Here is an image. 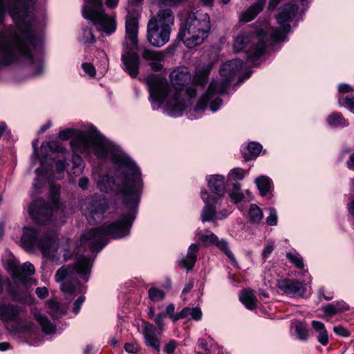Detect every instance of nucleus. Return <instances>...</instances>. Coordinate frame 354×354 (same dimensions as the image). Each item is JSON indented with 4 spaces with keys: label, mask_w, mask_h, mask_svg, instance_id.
<instances>
[{
    "label": "nucleus",
    "mask_w": 354,
    "mask_h": 354,
    "mask_svg": "<svg viewBox=\"0 0 354 354\" xmlns=\"http://www.w3.org/2000/svg\"><path fill=\"white\" fill-rule=\"evenodd\" d=\"M8 266L12 276L18 279L24 286H26L30 281L28 277L33 275L35 272L34 266L30 262H26L20 266L14 261H9Z\"/></svg>",
    "instance_id": "18"
},
{
    "label": "nucleus",
    "mask_w": 354,
    "mask_h": 354,
    "mask_svg": "<svg viewBox=\"0 0 354 354\" xmlns=\"http://www.w3.org/2000/svg\"><path fill=\"white\" fill-rule=\"evenodd\" d=\"M174 19L172 11L170 9H164L149 21L147 38L152 46L161 47L169 41Z\"/></svg>",
    "instance_id": "9"
},
{
    "label": "nucleus",
    "mask_w": 354,
    "mask_h": 354,
    "mask_svg": "<svg viewBox=\"0 0 354 354\" xmlns=\"http://www.w3.org/2000/svg\"><path fill=\"white\" fill-rule=\"evenodd\" d=\"M255 183L260 192L261 196L268 194L271 188V180L265 176L258 177L255 179Z\"/></svg>",
    "instance_id": "32"
},
{
    "label": "nucleus",
    "mask_w": 354,
    "mask_h": 354,
    "mask_svg": "<svg viewBox=\"0 0 354 354\" xmlns=\"http://www.w3.org/2000/svg\"><path fill=\"white\" fill-rule=\"evenodd\" d=\"M214 245H216L221 250H222L227 256V257L231 260L234 266H237L238 263L236 261L235 257L228 248V244L226 242V241H225L224 239L219 240L218 239Z\"/></svg>",
    "instance_id": "39"
},
{
    "label": "nucleus",
    "mask_w": 354,
    "mask_h": 354,
    "mask_svg": "<svg viewBox=\"0 0 354 354\" xmlns=\"http://www.w3.org/2000/svg\"><path fill=\"white\" fill-rule=\"evenodd\" d=\"M218 239V238L214 234L211 233L209 234L202 236L200 238V240L205 244H207L209 243L215 244Z\"/></svg>",
    "instance_id": "51"
},
{
    "label": "nucleus",
    "mask_w": 354,
    "mask_h": 354,
    "mask_svg": "<svg viewBox=\"0 0 354 354\" xmlns=\"http://www.w3.org/2000/svg\"><path fill=\"white\" fill-rule=\"evenodd\" d=\"M295 331L298 339L306 340L308 337V330L306 326L302 323H298L295 327Z\"/></svg>",
    "instance_id": "45"
},
{
    "label": "nucleus",
    "mask_w": 354,
    "mask_h": 354,
    "mask_svg": "<svg viewBox=\"0 0 354 354\" xmlns=\"http://www.w3.org/2000/svg\"><path fill=\"white\" fill-rule=\"evenodd\" d=\"M312 326L318 333V342L323 346H326L328 342V336L324 324L319 321H313Z\"/></svg>",
    "instance_id": "30"
},
{
    "label": "nucleus",
    "mask_w": 354,
    "mask_h": 354,
    "mask_svg": "<svg viewBox=\"0 0 354 354\" xmlns=\"http://www.w3.org/2000/svg\"><path fill=\"white\" fill-rule=\"evenodd\" d=\"M142 0H131L127 8V15L125 21V28L127 37L133 44L137 43L138 32V19L141 11L140 3Z\"/></svg>",
    "instance_id": "15"
},
{
    "label": "nucleus",
    "mask_w": 354,
    "mask_h": 354,
    "mask_svg": "<svg viewBox=\"0 0 354 354\" xmlns=\"http://www.w3.org/2000/svg\"><path fill=\"white\" fill-rule=\"evenodd\" d=\"M262 149V146L256 142H251L248 145V150L250 153V157L248 159L256 158L260 153Z\"/></svg>",
    "instance_id": "42"
},
{
    "label": "nucleus",
    "mask_w": 354,
    "mask_h": 354,
    "mask_svg": "<svg viewBox=\"0 0 354 354\" xmlns=\"http://www.w3.org/2000/svg\"><path fill=\"white\" fill-rule=\"evenodd\" d=\"M298 12V7L294 3H286L279 8L276 15V19L280 26V29L272 28L267 30L270 39L274 41H283L286 33L290 31V22Z\"/></svg>",
    "instance_id": "13"
},
{
    "label": "nucleus",
    "mask_w": 354,
    "mask_h": 354,
    "mask_svg": "<svg viewBox=\"0 0 354 354\" xmlns=\"http://www.w3.org/2000/svg\"><path fill=\"white\" fill-rule=\"evenodd\" d=\"M124 349L127 352L129 353H136V348L133 346V344L131 343H126L124 345Z\"/></svg>",
    "instance_id": "60"
},
{
    "label": "nucleus",
    "mask_w": 354,
    "mask_h": 354,
    "mask_svg": "<svg viewBox=\"0 0 354 354\" xmlns=\"http://www.w3.org/2000/svg\"><path fill=\"white\" fill-rule=\"evenodd\" d=\"M35 293L38 297L44 299L48 295V290L46 287H39L36 288Z\"/></svg>",
    "instance_id": "57"
},
{
    "label": "nucleus",
    "mask_w": 354,
    "mask_h": 354,
    "mask_svg": "<svg viewBox=\"0 0 354 354\" xmlns=\"http://www.w3.org/2000/svg\"><path fill=\"white\" fill-rule=\"evenodd\" d=\"M210 29V19L207 13L189 12L181 20L178 38L187 48H194L207 38Z\"/></svg>",
    "instance_id": "7"
},
{
    "label": "nucleus",
    "mask_w": 354,
    "mask_h": 354,
    "mask_svg": "<svg viewBox=\"0 0 354 354\" xmlns=\"http://www.w3.org/2000/svg\"><path fill=\"white\" fill-rule=\"evenodd\" d=\"M126 39L129 42L127 44L131 45V47L126 54L122 55V60L125 66V71L131 77H136L139 73L140 59L134 51L138 49V41L137 40L136 44H133L127 35Z\"/></svg>",
    "instance_id": "17"
},
{
    "label": "nucleus",
    "mask_w": 354,
    "mask_h": 354,
    "mask_svg": "<svg viewBox=\"0 0 354 354\" xmlns=\"http://www.w3.org/2000/svg\"><path fill=\"white\" fill-rule=\"evenodd\" d=\"M333 330L337 335L342 337H348L349 335L348 330L342 326H335Z\"/></svg>",
    "instance_id": "56"
},
{
    "label": "nucleus",
    "mask_w": 354,
    "mask_h": 354,
    "mask_svg": "<svg viewBox=\"0 0 354 354\" xmlns=\"http://www.w3.org/2000/svg\"><path fill=\"white\" fill-rule=\"evenodd\" d=\"M347 165L350 169L354 170V152L351 155L347 161Z\"/></svg>",
    "instance_id": "64"
},
{
    "label": "nucleus",
    "mask_w": 354,
    "mask_h": 354,
    "mask_svg": "<svg viewBox=\"0 0 354 354\" xmlns=\"http://www.w3.org/2000/svg\"><path fill=\"white\" fill-rule=\"evenodd\" d=\"M177 346V342L173 339L169 340L164 347L163 352L165 354H174Z\"/></svg>",
    "instance_id": "49"
},
{
    "label": "nucleus",
    "mask_w": 354,
    "mask_h": 354,
    "mask_svg": "<svg viewBox=\"0 0 354 354\" xmlns=\"http://www.w3.org/2000/svg\"><path fill=\"white\" fill-rule=\"evenodd\" d=\"M286 258L299 269L304 268L303 259L299 254H294L290 252L286 254Z\"/></svg>",
    "instance_id": "44"
},
{
    "label": "nucleus",
    "mask_w": 354,
    "mask_h": 354,
    "mask_svg": "<svg viewBox=\"0 0 354 354\" xmlns=\"http://www.w3.org/2000/svg\"><path fill=\"white\" fill-rule=\"evenodd\" d=\"M106 144L110 149L104 150V156L97 157L100 159L110 158L115 166L116 178L107 174L101 176L97 186L102 192H113L121 194L127 213L108 225L93 228L82 235L80 246L97 252L107 243V236L113 239H121L129 234L136 218L142 189L141 171L134 161L109 140Z\"/></svg>",
    "instance_id": "1"
},
{
    "label": "nucleus",
    "mask_w": 354,
    "mask_h": 354,
    "mask_svg": "<svg viewBox=\"0 0 354 354\" xmlns=\"http://www.w3.org/2000/svg\"><path fill=\"white\" fill-rule=\"evenodd\" d=\"M327 123L331 127H346L348 125L347 120L343 115L337 112H335L328 115L327 118Z\"/></svg>",
    "instance_id": "33"
},
{
    "label": "nucleus",
    "mask_w": 354,
    "mask_h": 354,
    "mask_svg": "<svg viewBox=\"0 0 354 354\" xmlns=\"http://www.w3.org/2000/svg\"><path fill=\"white\" fill-rule=\"evenodd\" d=\"M230 197L232 201L236 204L241 202L245 198V194L241 192V186L240 183H233L232 189L230 194Z\"/></svg>",
    "instance_id": "37"
},
{
    "label": "nucleus",
    "mask_w": 354,
    "mask_h": 354,
    "mask_svg": "<svg viewBox=\"0 0 354 354\" xmlns=\"http://www.w3.org/2000/svg\"><path fill=\"white\" fill-rule=\"evenodd\" d=\"M243 64V62L240 59H233L223 63L219 70V74L222 79L212 80L207 92L201 96L198 102L195 110L196 111L205 110L209 103L210 109L213 112L217 111L223 101L218 97L214 99V96L225 92L234 77L242 68Z\"/></svg>",
    "instance_id": "5"
},
{
    "label": "nucleus",
    "mask_w": 354,
    "mask_h": 354,
    "mask_svg": "<svg viewBox=\"0 0 354 354\" xmlns=\"http://www.w3.org/2000/svg\"><path fill=\"white\" fill-rule=\"evenodd\" d=\"M194 286V282L193 281H189L188 283H187L182 291V294H185V293H187L188 292L190 291V290L193 288Z\"/></svg>",
    "instance_id": "61"
},
{
    "label": "nucleus",
    "mask_w": 354,
    "mask_h": 354,
    "mask_svg": "<svg viewBox=\"0 0 354 354\" xmlns=\"http://www.w3.org/2000/svg\"><path fill=\"white\" fill-rule=\"evenodd\" d=\"M35 0H0V66L21 57L29 62L32 75L44 71L42 37L34 24Z\"/></svg>",
    "instance_id": "2"
},
{
    "label": "nucleus",
    "mask_w": 354,
    "mask_h": 354,
    "mask_svg": "<svg viewBox=\"0 0 354 354\" xmlns=\"http://www.w3.org/2000/svg\"><path fill=\"white\" fill-rule=\"evenodd\" d=\"M59 138L66 140L71 138V145L74 152L88 154L93 151L96 156H104V150L110 149L106 144L109 140L96 131L91 128L88 131L75 129H66L59 133Z\"/></svg>",
    "instance_id": "6"
},
{
    "label": "nucleus",
    "mask_w": 354,
    "mask_h": 354,
    "mask_svg": "<svg viewBox=\"0 0 354 354\" xmlns=\"http://www.w3.org/2000/svg\"><path fill=\"white\" fill-rule=\"evenodd\" d=\"M48 313L54 319H57L62 316L64 312L59 306V304L54 300H49L47 302Z\"/></svg>",
    "instance_id": "38"
},
{
    "label": "nucleus",
    "mask_w": 354,
    "mask_h": 354,
    "mask_svg": "<svg viewBox=\"0 0 354 354\" xmlns=\"http://www.w3.org/2000/svg\"><path fill=\"white\" fill-rule=\"evenodd\" d=\"M82 211L91 224L101 221L107 209L106 202L104 199L86 198L82 205Z\"/></svg>",
    "instance_id": "16"
},
{
    "label": "nucleus",
    "mask_w": 354,
    "mask_h": 354,
    "mask_svg": "<svg viewBox=\"0 0 354 354\" xmlns=\"http://www.w3.org/2000/svg\"><path fill=\"white\" fill-rule=\"evenodd\" d=\"M71 162L73 164V170L74 174H80L82 172V169L84 167V161L82 157L74 153L72 156Z\"/></svg>",
    "instance_id": "40"
},
{
    "label": "nucleus",
    "mask_w": 354,
    "mask_h": 354,
    "mask_svg": "<svg viewBox=\"0 0 354 354\" xmlns=\"http://www.w3.org/2000/svg\"><path fill=\"white\" fill-rule=\"evenodd\" d=\"M24 248L28 252L41 251L44 257H54L58 250V239L55 231L49 230L40 234L34 227H24L21 238Z\"/></svg>",
    "instance_id": "8"
},
{
    "label": "nucleus",
    "mask_w": 354,
    "mask_h": 354,
    "mask_svg": "<svg viewBox=\"0 0 354 354\" xmlns=\"http://www.w3.org/2000/svg\"><path fill=\"white\" fill-rule=\"evenodd\" d=\"M175 306L174 304H170L166 308L167 315L173 321L176 322L180 319V313H174Z\"/></svg>",
    "instance_id": "48"
},
{
    "label": "nucleus",
    "mask_w": 354,
    "mask_h": 354,
    "mask_svg": "<svg viewBox=\"0 0 354 354\" xmlns=\"http://www.w3.org/2000/svg\"><path fill=\"white\" fill-rule=\"evenodd\" d=\"M348 210L349 214L354 218V198L348 204Z\"/></svg>",
    "instance_id": "63"
},
{
    "label": "nucleus",
    "mask_w": 354,
    "mask_h": 354,
    "mask_svg": "<svg viewBox=\"0 0 354 354\" xmlns=\"http://www.w3.org/2000/svg\"><path fill=\"white\" fill-rule=\"evenodd\" d=\"M201 194L203 202L205 203L201 214V220L203 222L209 221L216 216V207L214 205L218 203V199L209 196L206 191H201Z\"/></svg>",
    "instance_id": "21"
},
{
    "label": "nucleus",
    "mask_w": 354,
    "mask_h": 354,
    "mask_svg": "<svg viewBox=\"0 0 354 354\" xmlns=\"http://www.w3.org/2000/svg\"><path fill=\"white\" fill-rule=\"evenodd\" d=\"M91 267V258L81 254L76 257L73 266H63L57 270L55 279L61 283L60 288L66 299L71 301L77 294L83 292L84 286L77 279V274L88 281Z\"/></svg>",
    "instance_id": "4"
},
{
    "label": "nucleus",
    "mask_w": 354,
    "mask_h": 354,
    "mask_svg": "<svg viewBox=\"0 0 354 354\" xmlns=\"http://www.w3.org/2000/svg\"><path fill=\"white\" fill-rule=\"evenodd\" d=\"M167 315L160 313H159L154 321L158 327V330L153 324L144 322L142 326L143 335L145 337V342L147 346L153 348L157 353L160 351V341L158 337L163 330L164 319Z\"/></svg>",
    "instance_id": "14"
},
{
    "label": "nucleus",
    "mask_w": 354,
    "mask_h": 354,
    "mask_svg": "<svg viewBox=\"0 0 354 354\" xmlns=\"http://www.w3.org/2000/svg\"><path fill=\"white\" fill-rule=\"evenodd\" d=\"M41 151L42 156L46 159L50 155L49 152H59L62 153L64 151V147L57 142L51 141L48 142H44L41 147Z\"/></svg>",
    "instance_id": "29"
},
{
    "label": "nucleus",
    "mask_w": 354,
    "mask_h": 354,
    "mask_svg": "<svg viewBox=\"0 0 354 354\" xmlns=\"http://www.w3.org/2000/svg\"><path fill=\"white\" fill-rule=\"evenodd\" d=\"M198 245L192 243L189 245L186 256L181 260L180 265L187 271L191 270L196 261Z\"/></svg>",
    "instance_id": "25"
},
{
    "label": "nucleus",
    "mask_w": 354,
    "mask_h": 354,
    "mask_svg": "<svg viewBox=\"0 0 354 354\" xmlns=\"http://www.w3.org/2000/svg\"><path fill=\"white\" fill-rule=\"evenodd\" d=\"M212 67L213 64L208 63L196 71L193 79L194 85L188 87L185 91L186 94L189 98H192L196 95V86L205 87Z\"/></svg>",
    "instance_id": "19"
},
{
    "label": "nucleus",
    "mask_w": 354,
    "mask_h": 354,
    "mask_svg": "<svg viewBox=\"0 0 354 354\" xmlns=\"http://www.w3.org/2000/svg\"><path fill=\"white\" fill-rule=\"evenodd\" d=\"M268 35L261 29L257 32H242L234 38L233 48L236 52H240L251 44L247 50V62L254 63L265 53Z\"/></svg>",
    "instance_id": "10"
},
{
    "label": "nucleus",
    "mask_w": 354,
    "mask_h": 354,
    "mask_svg": "<svg viewBox=\"0 0 354 354\" xmlns=\"http://www.w3.org/2000/svg\"><path fill=\"white\" fill-rule=\"evenodd\" d=\"M85 297L84 296H80L73 304V312L75 314H77L80 310L81 305L84 302Z\"/></svg>",
    "instance_id": "54"
},
{
    "label": "nucleus",
    "mask_w": 354,
    "mask_h": 354,
    "mask_svg": "<svg viewBox=\"0 0 354 354\" xmlns=\"http://www.w3.org/2000/svg\"><path fill=\"white\" fill-rule=\"evenodd\" d=\"M35 172L37 174V177L35 179V182L33 183V186L36 188V189H39L41 187V185L39 182V176L42 174L43 173V167H41V168H37L36 170H35Z\"/></svg>",
    "instance_id": "59"
},
{
    "label": "nucleus",
    "mask_w": 354,
    "mask_h": 354,
    "mask_svg": "<svg viewBox=\"0 0 354 354\" xmlns=\"http://www.w3.org/2000/svg\"><path fill=\"white\" fill-rule=\"evenodd\" d=\"M338 90L340 93H347L350 91V86L346 84H341L338 86Z\"/></svg>",
    "instance_id": "62"
},
{
    "label": "nucleus",
    "mask_w": 354,
    "mask_h": 354,
    "mask_svg": "<svg viewBox=\"0 0 354 354\" xmlns=\"http://www.w3.org/2000/svg\"><path fill=\"white\" fill-rule=\"evenodd\" d=\"M269 216L266 218V223L270 226H274L277 224V214L274 208L270 207L268 209Z\"/></svg>",
    "instance_id": "47"
},
{
    "label": "nucleus",
    "mask_w": 354,
    "mask_h": 354,
    "mask_svg": "<svg viewBox=\"0 0 354 354\" xmlns=\"http://www.w3.org/2000/svg\"><path fill=\"white\" fill-rule=\"evenodd\" d=\"M80 41L84 44H93L95 41L91 29L88 28L83 29Z\"/></svg>",
    "instance_id": "43"
},
{
    "label": "nucleus",
    "mask_w": 354,
    "mask_h": 354,
    "mask_svg": "<svg viewBox=\"0 0 354 354\" xmlns=\"http://www.w3.org/2000/svg\"><path fill=\"white\" fill-rule=\"evenodd\" d=\"M240 301L249 310H253L256 307V297L252 290H244L239 295Z\"/></svg>",
    "instance_id": "28"
},
{
    "label": "nucleus",
    "mask_w": 354,
    "mask_h": 354,
    "mask_svg": "<svg viewBox=\"0 0 354 354\" xmlns=\"http://www.w3.org/2000/svg\"><path fill=\"white\" fill-rule=\"evenodd\" d=\"M266 3V0H257L247 10L241 13L240 20L243 22H249L253 20L263 10Z\"/></svg>",
    "instance_id": "24"
},
{
    "label": "nucleus",
    "mask_w": 354,
    "mask_h": 354,
    "mask_svg": "<svg viewBox=\"0 0 354 354\" xmlns=\"http://www.w3.org/2000/svg\"><path fill=\"white\" fill-rule=\"evenodd\" d=\"M207 183L209 189L216 195L223 196L225 192L224 178L220 175H214L209 177Z\"/></svg>",
    "instance_id": "26"
},
{
    "label": "nucleus",
    "mask_w": 354,
    "mask_h": 354,
    "mask_svg": "<svg viewBox=\"0 0 354 354\" xmlns=\"http://www.w3.org/2000/svg\"><path fill=\"white\" fill-rule=\"evenodd\" d=\"M277 286L287 295L302 297L306 291V285L297 280L283 279L277 281Z\"/></svg>",
    "instance_id": "20"
},
{
    "label": "nucleus",
    "mask_w": 354,
    "mask_h": 354,
    "mask_svg": "<svg viewBox=\"0 0 354 354\" xmlns=\"http://www.w3.org/2000/svg\"><path fill=\"white\" fill-rule=\"evenodd\" d=\"M191 317L192 319L195 320H199L201 318L202 313L199 308H189L185 307L180 312V319L187 318Z\"/></svg>",
    "instance_id": "35"
},
{
    "label": "nucleus",
    "mask_w": 354,
    "mask_h": 354,
    "mask_svg": "<svg viewBox=\"0 0 354 354\" xmlns=\"http://www.w3.org/2000/svg\"><path fill=\"white\" fill-rule=\"evenodd\" d=\"M149 297L153 301H158L164 299L165 293L163 290L156 288H151L149 290Z\"/></svg>",
    "instance_id": "41"
},
{
    "label": "nucleus",
    "mask_w": 354,
    "mask_h": 354,
    "mask_svg": "<svg viewBox=\"0 0 354 354\" xmlns=\"http://www.w3.org/2000/svg\"><path fill=\"white\" fill-rule=\"evenodd\" d=\"M230 176L234 180H241L244 178L243 170L241 169H234L231 170Z\"/></svg>",
    "instance_id": "53"
},
{
    "label": "nucleus",
    "mask_w": 354,
    "mask_h": 354,
    "mask_svg": "<svg viewBox=\"0 0 354 354\" xmlns=\"http://www.w3.org/2000/svg\"><path fill=\"white\" fill-rule=\"evenodd\" d=\"M28 213L36 223L43 225L54 221L53 218L62 214V210L56 196H54L50 203L43 199L34 201L29 205Z\"/></svg>",
    "instance_id": "12"
},
{
    "label": "nucleus",
    "mask_w": 354,
    "mask_h": 354,
    "mask_svg": "<svg viewBox=\"0 0 354 354\" xmlns=\"http://www.w3.org/2000/svg\"><path fill=\"white\" fill-rule=\"evenodd\" d=\"M82 16L92 21L98 31L107 35L113 34L116 30L115 17L104 13L102 0H84Z\"/></svg>",
    "instance_id": "11"
},
{
    "label": "nucleus",
    "mask_w": 354,
    "mask_h": 354,
    "mask_svg": "<svg viewBox=\"0 0 354 354\" xmlns=\"http://www.w3.org/2000/svg\"><path fill=\"white\" fill-rule=\"evenodd\" d=\"M248 215L250 223L253 224H259L263 217L261 209L255 204L250 205Z\"/></svg>",
    "instance_id": "34"
},
{
    "label": "nucleus",
    "mask_w": 354,
    "mask_h": 354,
    "mask_svg": "<svg viewBox=\"0 0 354 354\" xmlns=\"http://www.w3.org/2000/svg\"><path fill=\"white\" fill-rule=\"evenodd\" d=\"M34 316L38 324L41 327L44 333L46 334H52L55 332L56 326L52 324L46 317L42 315L39 313H35Z\"/></svg>",
    "instance_id": "27"
},
{
    "label": "nucleus",
    "mask_w": 354,
    "mask_h": 354,
    "mask_svg": "<svg viewBox=\"0 0 354 354\" xmlns=\"http://www.w3.org/2000/svg\"><path fill=\"white\" fill-rule=\"evenodd\" d=\"M170 80L174 92L171 91L166 78L160 75L151 74L147 77L146 82L152 109H158L165 102L167 113L176 117L185 109L186 104L181 97V93L185 85L190 82L191 75L186 68H178L171 73Z\"/></svg>",
    "instance_id": "3"
},
{
    "label": "nucleus",
    "mask_w": 354,
    "mask_h": 354,
    "mask_svg": "<svg viewBox=\"0 0 354 354\" xmlns=\"http://www.w3.org/2000/svg\"><path fill=\"white\" fill-rule=\"evenodd\" d=\"M8 286V292L12 297V299L15 301H22L25 299L23 297L19 295L17 292L10 288V281L8 279H4L0 274V295L3 292V287Z\"/></svg>",
    "instance_id": "36"
},
{
    "label": "nucleus",
    "mask_w": 354,
    "mask_h": 354,
    "mask_svg": "<svg viewBox=\"0 0 354 354\" xmlns=\"http://www.w3.org/2000/svg\"><path fill=\"white\" fill-rule=\"evenodd\" d=\"M22 308L12 304L0 302V319L3 322H17Z\"/></svg>",
    "instance_id": "22"
},
{
    "label": "nucleus",
    "mask_w": 354,
    "mask_h": 354,
    "mask_svg": "<svg viewBox=\"0 0 354 354\" xmlns=\"http://www.w3.org/2000/svg\"><path fill=\"white\" fill-rule=\"evenodd\" d=\"M339 104L340 106L345 104L351 111H354V96H346L345 98L339 97Z\"/></svg>",
    "instance_id": "46"
},
{
    "label": "nucleus",
    "mask_w": 354,
    "mask_h": 354,
    "mask_svg": "<svg viewBox=\"0 0 354 354\" xmlns=\"http://www.w3.org/2000/svg\"><path fill=\"white\" fill-rule=\"evenodd\" d=\"M68 165V163L66 161V160H59L55 162V169L57 173H60L64 171L66 169V167Z\"/></svg>",
    "instance_id": "55"
},
{
    "label": "nucleus",
    "mask_w": 354,
    "mask_h": 354,
    "mask_svg": "<svg viewBox=\"0 0 354 354\" xmlns=\"http://www.w3.org/2000/svg\"><path fill=\"white\" fill-rule=\"evenodd\" d=\"M142 57L147 61H151L149 65L153 71H159L162 68L160 62L164 60V53L145 48L142 52Z\"/></svg>",
    "instance_id": "23"
},
{
    "label": "nucleus",
    "mask_w": 354,
    "mask_h": 354,
    "mask_svg": "<svg viewBox=\"0 0 354 354\" xmlns=\"http://www.w3.org/2000/svg\"><path fill=\"white\" fill-rule=\"evenodd\" d=\"M274 248V243L272 241H268L264 248L262 256L263 259H267L268 257L272 252Z\"/></svg>",
    "instance_id": "52"
},
{
    "label": "nucleus",
    "mask_w": 354,
    "mask_h": 354,
    "mask_svg": "<svg viewBox=\"0 0 354 354\" xmlns=\"http://www.w3.org/2000/svg\"><path fill=\"white\" fill-rule=\"evenodd\" d=\"M348 308V305L345 304L333 302L323 307V310L326 315L333 316L339 312L347 310Z\"/></svg>",
    "instance_id": "31"
},
{
    "label": "nucleus",
    "mask_w": 354,
    "mask_h": 354,
    "mask_svg": "<svg viewBox=\"0 0 354 354\" xmlns=\"http://www.w3.org/2000/svg\"><path fill=\"white\" fill-rule=\"evenodd\" d=\"M82 68L85 72V73L88 74L90 77H95L96 72L94 66L91 63H83L82 64Z\"/></svg>",
    "instance_id": "50"
},
{
    "label": "nucleus",
    "mask_w": 354,
    "mask_h": 354,
    "mask_svg": "<svg viewBox=\"0 0 354 354\" xmlns=\"http://www.w3.org/2000/svg\"><path fill=\"white\" fill-rule=\"evenodd\" d=\"M89 179L87 177H82L79 179L78 186L83 190H86L88 188Z\"/></svg>",
    "instance_id": "58"
}]
</instances>
